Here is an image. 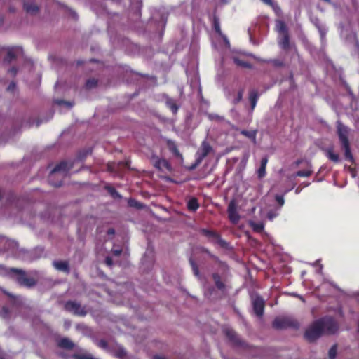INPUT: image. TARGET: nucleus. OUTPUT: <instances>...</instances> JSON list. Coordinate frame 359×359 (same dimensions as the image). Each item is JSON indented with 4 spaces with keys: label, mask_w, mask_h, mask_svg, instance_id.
<instances>
[{
    "label": "nucleus",
    "mask_w": 359,
    "mask_h": 359,
    "mask_svg": "<svg viewBox=\"0 0 359 359\" xmlns=\"http://www.w3.org/2000/svg\"><path fill=\"white\" fill-rule=\"evenodd\" d=\"M337 129L341 149L344 151L345 158L353 162V156L351 151L350 144L348 138L349 128L344 125L341 121H338L337 122Z\"/></svg>",
    "instance_id": "obj_1"
},
{
    "label": "nucleus",
    "mask_w": 359,
    "mask_h": 359,
    "mask_svg": "<svg viewBox=\"0 0 359 359\" xmlns=\"http://www.w3.org/2000/svg\"><path fill=\"white\" fill-rule=\"evenodd\" d=\"M11 278L16 281L20 286L32 287L36 284V281L31 277L27 276L26 272L22 269H13Z\"/></svg>",
    "instance_id": "obj_2"
},
{
    "label": "nucleus",
    "mask_w": 359,
    "mask_h": 359,
    "mask_svg": "<svg viewBox=\"0 0 359 359\" xmlns=\"http://www.w3.org/2000/svg\"><path fill=\"white\" fill-rule=\"evenodd\" d=\"M322 332L323 334L332 335L336 334L339 330L338 323L331 317H323L320 318Z\"/></svg>",
    "instance_id": "obj_3"
},
{
    "label": "nucleus",
    "mask_w": 359,
    "mask_h": 359,
    "mask_svg": "<svg viewBox=\"0 0 359 359\" xmlns=\"http://www.w3.org/2000/svg\"><path fill=\"white\" fill-rule=\"evenodd\" d=\"M321 328L320 320L314 321L305 332L306 339L310 342L315 341L323 334Z\"/></svg>",
    "instance_id": "obj_4"
},
{
    "label": "nucleus",
    "mask_w": 359,
    "mask_h": 359,
    "mask_svg": "<svg viewBox=\"0 0 359 359\" xmlns=\"http://www.w3.org/2000/svg\"><path fill=\"white\" fill-rule=\"evenodd\" d=\"M72 168V163L67 161H62L60 163L55 165V167L50 172L49 177V181L55 187H59L61 185V182L54 184L52 182V177H53L55 175L60 174L62 176H64L67 174V172Z\"/></svg>",
    "instance_id": "obj_5"
},
{
    "label": "nucleus",
    "mask_w": 359,
    "mask_h": 359,
    "mask_svg": "<svg viewBox=\"0 0 359 359\" xmlns=\"http://www.w3.org/2000/svg\"><path fill=\"white\" fill-rule=\"evenodd\" d=\"M273 326L278 330L285 329L287 327L298 328L299 323L297 320L291 318L283 317L276 318L273 323Z\"/></svg>",
    "instance_id": "obj_6"
},
{
    "label": "nucleus",
    "mask_w": 359,
    "mask_h": 359,
    "mask_svg": "<svg viewBox=\"0 0 359 359\" xmlns=\"http://www.w3.org/2000/svg\"><path fill=\"white\" fill-rule=\"evenodd\" d=\"M66 311L79 316H85L87 314V310L85 306H82L76 301H67L65 304Z\"/></svg>",
    "instance_id": "obj_7"
},
{
    "label": "nucleus",
    "mask_w": 359,
    "mask_h": 359,
    "mask_svg": "<svg viewBox=\"0 0 359 359\" xmlns=\"http://www.w3.org/2000/svg\"><path fill=\"white\" fill-rule=\"evenodd\" d=\"M339 28L341 29V36L344 39L346 43L355 48H358L359 42L357 39L356 34L351 31L344 29L341 25H339Z\"/></svg>",
    "instance_id": "obj_8"
},
{
    "label": "nucleus",
    "mask_w": 359,
    "mask_h": 359,
    "mask_svg": "<svg viewBox=\"0 0 359 359\" xmlns=\"http://www.w3.org/2000/svg\"><path fill=\"white\" fill-rule=\"evenodd\" d=\"M201 233L208 238L211 241L218 243L221 247L224 248H228L229 243L223 240L217 233L208 229H201Z\"/></svg>",
    "instance_id": "obj_9"
},
{
    "label": "nucleus",
    "mask_w": 359,
    "mask_h": 359,
    "mask_svg": "<svg viewBox=\"0 0 359 359\" xmlns=\"http://www.w3.org/2000/svg\"><path fill=\"white\" fill-rule=\"evenodd\" d=\"M212 151V147L210 144L206 141H203L196 154L197 163H201L202 161Z\"/></svg>",
    "instance_id": "obj_10"
},
{
    "label": "nucleus",
    "mask_w": 359,
    "mask_h": 359,
    "mask_svg": "<svg viewBox=\"0 0 359 359\" xmlns=\"http://www.w3.org/2000/svg\"><path fill=\"white\" fill-rule=\"evenodd\" d=\"M252 304L255 313L259 317L262 316L264 308V299L258 295L255 296L252 299Z\"/></svg>",
    "instance_id": "obj_11"
},
{
    "label": "nucleus",
    "mask_w": 359,
    "mask_h": 359,
    "mask_svg": "<svg viewBox=\"0 0 359 359\" xmlns=\"http://www.w3.org/2000/svg\"><path fill=\"white\" fill-rule=\"evenodd\" d=\"M154 165L160 171H171L172 167L169 162L165 158H160L158 156L152 158Z\"/></svg>",
    "instance_id": "obj_12"
},
{
    "label": "nucleus",
    "mask_w": 359,
    "mask_h": 359,
    "mask_svg": "<svg viewBox=\"0 0 359 359\" xmlns=\"http://www.w3.org/2000/svg\"><path fill=\"white\" fill-rule=\"evenodd\" d=\"M0 248L4 250H17L18 249V243L13 240H10L0 236Z\"/></svg>",
    "instance_id": "obj_13"
},
{
    "label": "nucleus",
    "mask_w": 359,
    "mask_h": 359,
    "mask_svg": "<svg viewBox=\"0 0 359 359\" xmlns=\"http://www.w3.org/2000/svg\"><path fill=\"white\" fill-rule=\"evenodd\" d=\"M311 22L316 26V27L318 29L321 41L323 42L325 40V36L327 32V27L321 23L320 20L318 19V17L312 15L310 18Z\"/></svg>",
    "instance_id": "obj_14"
},
{
    "label": "nucleus",
    "mask_w": 359,
    "mask_h": 359,
    "mask_svg": "<svg viewBox=\"0 0 359 359\" xmlns=\"http://www.w3.org/2000/svg\"><path fill=\"white\" fill-rule=\"evenodd\" d=\"M228 215L230 221L233 224H237L240 220V215L233 201H231L228 205Z\"/></svg>",
    "instance_id": "obj_15"
},
{
    "label": "nucleus",
    "mask_w": 359,
    "mask_h": 359,
    "mask_svg": "<svg viewBox=\"0 0 359 359\" xmlns=\"http://www.w3.org/2000/svg\"><path fill=\"white\" fill-rule=\"evenodd\" d=\"M278 46L283 50H287L290 48V36L289 32L279 34L278 38Z\"/></svg>",
    "instance_id": "obj_16"
},
{
    "label": "nucleus",
    "mask_w": 359,
    "mask_h": 359,
    "mask_svg": "<svg viewBox=\"0 0 359 359\" xmlns=\"http://www.w3.org/2000/svg\"><path fill=\"white\" fill-rule=\"evenodd\" d=\"M22 53V48L20 47L11 48L8 49L5 61L11 62L12 60L15 59L19 54Z\"/></svg>",
    "instance_id": "obj_17"
},
{
    "label": "nucleus",
    "mask_w": 359,
    "mask_h": 359,
    "mask_svg": "<svg viewBox=\"0 0 359 359\" xmlns=\"http://www.w3.org/2000/svg\"><path fill=\"white\" fill-rule=\"evenodd\" d=\"M53 265L57 271L66 273H69L70 271L69 263L67 261H54Z\"/></svg>",
    "instance_id": "obj_18"
},
{
    "label": "nucleus",
    "mask_w": 359,
    "mask_h": 359,
    "mask_svg": "<svg viewBox=\"0 0 359 359\" xmlns=\"http://www.w3.org/2000/svg\"><path fill=\"white\" fill-rule=\"evenodd\" d=\"M57 344L60 348L67 350H71L75 346V344L68 338L60 339Z\"/></svg>",
    "instance_id": "obj_19"
},
{
    "label": "nucleus",
    "mask_w": 359,
    "mask_h": 359,
    "mask_svg": "<svg viewBox=\"0 0 359 359\" xmlns=\"http://www.w3.org/2000/svg\"><path fill=\"white\" fill-rule=\"evenodd\" d=\"M216 287L222 291L225 289V284L222 281V277L217 273H213L212 275Z\"/></svg>",
    "instance_id": "obj_20"
},
{
    "label": "nucleus",
    "mask_w": 359,
    "mask_h": 359,
    "mask_svg": "<svg viewBox=\"0 0 359 359\" xmlns=\"http://www.w3.org/2000/svg\"><path fill=\"white\" fill-rule=\"evenodd\" d=\"M24 8L27 13L35 15L39 11V7L33 2H25Z\"/></svg>",
    "instance_id": "obj_21"
},
{
    "label": "nucleus",
    "mask_w": 359,
    "mask_h": 359,
    "mask_svg": "<svg viewBox=\"0 0 359 359\" xmlns=\"http://www.w3.org/2000/svg\"><path fill=\"white\" fill-rule=\"evenodd\" d=\"M259 98V93L257 90H252L249 93V101L251 105V111H252L257 104Z\"/></svg>",
    "instance_id": "obj_22"
},
{
    "label": "nucleus",
    "mask_w": 359,
    "mask_h": 359,
    "mask_svg": "<svg viewBox=\"0 0 359 359\" xmlns=\"http://www.w3.org/2000/svg\"><path fill=\"white\" fill-rule=\"evenodd\" d=\"M250 226L254 231L261 233L264 231V225L262 222H255L252 219L248 221Z\"/></svg>",
    "instance_id": "obj_23"
},
{
    "label": "nucleus",
    "mask_w": 359,
    "mask_h": 359,
    "mask_svg": "<svg viewBox=\"0 0 359 359\" xmlns=\"http://www.w3.org/2000/svg\"><path fill=\"white\" fill-rule=\"evenodd\" d=\"M326 156L334 163H339L340 161L339 156L337 154L334 152L332 148H327L325 150Z\"/></svg>",
    "instance_id": "obj_24"
},
{
    "label": "nucleus",
    "mask_w": 359,
    "mask_h": 359,
    "mask_svg": "<svg viewBox=\"0 0 359 359\" xmlns=\"http://www.w3.org/2000/svg\"><path fill=\"white\" fill-rule=\"evenodd\" d=\"M313 173L312 166L310 163H308V169L305 170H299L292 177H307L311 175Z\"/></svg>",
    "instance_id": "obj_25"
},
{
    "label": "nucleus",
    "mask_w": 359,
    "mask_h": 359,
    "mask_svg": "<svg viewBox=\"0 0 359 359\" xmlns=\"http://www.w3.org/2000/svg\"><path fill=\"white\" fill-rule=\"evenodd\" d=\"M166 106L170 109L173 114H176L179 109V106L176 104L175 100L170 97H167L165 100Z\"/></svg>",
    "instance_id": "obj_26"
},
{
    "label": "nucleus",
    "mask_w": 359,
    "mask_h": 359,
    "mask_svg": "<svg viewBox=\"0 0 359 359\" xmlns=\"http://www.w3.org/2000/svg\"><path fill=\"white\" fill-rule=\"evenodd\" d=\"M232 59L234 63L236 64L238 66L248 69L252 68V65L250 63L240 59V57L238 56H233Z\"/></svg>",
    "instance_id": "obj_27"
},
{
    "label": "nucleus",
    "mask_w": 359,
    "mask_h": 359,
    "mask_svg": "<svg viewBox=\"0 0 359 359\" xmlns=\"http://www.w3.org/2000/svg\"><path fill=\"white\" fill-rule=\"evenodd\" d=\"M276 29L279 34L288 33V29L285 23L282 20H278L276 23Z\"/></svg>",
    "instance_id": "obj_28"
},
{
    "label": "nucleus",
    "mask_w": 359,
    "mask_h": 359,
    "mask_svg": "<svg viewBox=\"0 0 359 359\" xmlns=\"http://www.w3.org/2000/svg\"><path fill=\"white\" fill-rule=\"evenodd\" d=\"M167 146L169 150L173 153L176 156H181V154L175 144V142L172 140H167Z\"/></svg>",
    "instance_id": "obj_29"
},
{
    "label": "nucleus",
    "mask_w": 359,
    "mask_h": 359,
    "mask_svg": "<svg viewBox=\"0 0 359 359\" xmlns=\"http://www.w3.org/2000/svg\"><path fill=\"white\" fill-rule=\"evenodd\" d=\"M14 268H7L4 265L0 264V276H8L11 278Z\"/></svg>",
    "instance_id": "obj_30"
},
{
    "label": "nucleus",
    "mask_w": 359,
    "mask_h": 359,
    "mask_svg": "<svg viewBox=\"0 0 359 359\" xmlns=\"http://www.w3.org/2000/svg\"><path fill=\"white\" fill-rule=\"evenodd\" d=\"M115 356L118 358L119 359H127V352L122 346H118L115 351Z\"/></svg>",
    "instance_id": "obj_31"
},
{
    "label": "nucleus",
    "mask_w": 359,
    "mask_h": 359,
    "mask_svg": "<svg viewBox=\"0 0 359 359\" xmlns=\"http://www.w3.org/2000/svg\"><path fill=\"white\" fill-rule=\"evenodd\" d=\"M189 263L192 268V271H193L194 276H196L198 279L201 280L202 277L200 274L198 266L191 257L189 259Z\"/></svg>",
    "instance_id": "obj_32"
},
{
    "label": "nucleus",
    "mask_w": 359,
    "mask_h": 359,
    "mask_svg": "<svg viewBox=\"0 0 359 359\" xmlns=\"http://www.w3.org/2000/svg\"><path fill=\"white\" fill-rule=\"evenodd\" d=\"M226 335L233 341L237 343L238 341L236 333L231 329L226 328L224 330Z\"/></svg>",
    "instance_id": "obj_33"
},
{
    "label": "nucleus",
    "mask_w": 359,
    "mask_h": 359,
    "mask_svg": "<svg viewBox=\"0 0 359 359\" xmlns=\"http://www.w3.org/2000/svg\"><path fill=\"white\" fill-rule=\"evenodd\" d=\"M213 27H214L215 31L219 36L223 34V33L222 32L221 28H220L219 19L216 15H214V17H213Z\"/></svg>",
    "instance_id": "obj_34"
},
{
    "label": "nucleus",
    "mask_w": 359,
    "mask_h": 359,
    "mask_svg": "<svg viewBox=\"0 0 359 359\" xmlns=\"http://www.w3.org/2000/svg\"><path fill=\"white\" fill-rule=\"evenodd\" d=\"M187 206L189 210L195 211L198 208L199 205L196 198H191L189 201Z\"/></svg>",
    "instance_id": "obj_35"
},
{
    "label": "nucleus",
    "mask_w": 359,
    "mask_h": 359,
    "mask_svg": "<svg viewBox=\"0 0 359 359\" xmlns=\"http://www.w3.org/2000/svg\"><path fill=\"white\" fill-rule=\"evenodd\" d=\"M204 294L208 299H211L213 294L215 292V290L212 286H204Z\"/></svg>",
    "instance_id": "obj_36"
},
{
    "label": "nucleus",
    "mask_w": 359,
    "mask_h": 359,
    "mask_svg": "<svg viewBox=\"0 0 359 359\" xmlns=\"http://www.w3.org/2000/svg\"><path fill=\"white\" fill-rule=\"evenodd\" d=\"M241 134L252 140L253 141H255L256 140V131H248L245 130H242L241 131Z\"/></svg>",
    "instance_id": "obj_37"
},
{
    "label": "nucleus",
    "mask_w": 359,
    "mask_h": 359,
    "mask_svg": "<svg viewBox=\"0 0 359 359\" xmlns=\"http://www.w3.org/2000/svg\"><path fill=\"white\" fill-rule=\"evenodd\" d=\"M106 189L108 191V192L111 194V196L114 198H121V196L119 194V193L112 187H107Z\"/></svg>",
    "instance_id": "obj_38"
},
{
    "label": "nucleus",
    "mask_w": 359,
    "mask_h": 359,
    "mask_svg": "<svg viewBox=\"0 0 359 359\" xmlns=\"http://www.w3.org/2000/svg\"><path fill=\"white\" fill-rule=\"evenodd\" d=\"M243 89H241L238 92V94L236 95V97H235L232 100H231V102L233 104H237L238 103H239L242 99H243Z\"/></svg>",
    "instance_id": "obj_39"
},
{
    "label": "nucleus",
    "mask_w": 359,
    "mask_h": 359,
    "mask_svg": "<svg viewBox=\"0 0 359 359\" xmlns=\"http://www.w3.org/2000/svg\"><path fill=\"white\" fill-rule=\"evenodd\" d=\"M337 346L336 344L333 345L329 350L328 355L330 359H335L337 356Z\"/></svg>",
    "instance_id": "obj_40"
},
{
    "label": "nucleus",
    "mask_w": 359,
    "mask_h": 359,
    "mask_svg": "<svg viewBox=\"0 0 359 359\" xmlns=\"http://www.w3.org/2000/svg\"><path fill=\"white\" fill-rule=\"evenodd\" d=\"M128 203L130 207H134L137 209H140L142 207V205L140 202L133 198H130Z\"/></svg>",
    "instance_id": "obj_41"
},
{
    "label": "nucleus",
    "mask_w": 359,
    "mask_h": 359,
    "mask_svg": "<svg viewBox=\"0 0 359 359\" xmlns=\"http://www.w3.org/2000/svg\"><path fill=\"white\" fill-rule=\"evenodd\" d=\"M76 329L77 331L81 332L83 334L87 333L88 330V327L83 323L76 325Z\"/></svg>",
    "instance_id": "obj_42"
},
{
    "label": "nucleus",
    "mask_w": 359,
    "mask_h": 359,
    "mask_svg": "<svg viewBox=\"0 0 359 359\" xmlns=\"http://www.w3.org/2000/svg\"><path fill=\"white\" fill-rule=\"evenodd\" d=\"M97 86V80L92 79H89L86 83V86L87 88H95Z\"/></svg>",
    "instance_id": "obj_43"
},
{
    "label": "nucleus",
    "mask_w": 359,
    "mask_h": 359,
    "mask_svg": "<svg viewBox=\"0 0 359 359\" xmlns=\"http://www.w3.org/2000/svg\"><path fill=\"white\" fill-rule=\"evenodd\" d=\"M266 175V167L260 165L257 170V176L259 179L264 177Z\"/></svg>",
    "instance_id": "obj_44"
},
{
    "label": "nucleus",
    "mask_w": 359,
    "mask_h": 359,
    "mask_svg": "<svg viewBox=\"0 0 359 359\" xmlns=\"http://www.w3.org/2000/svg\"><path fill=\"white\" fill-rule=\"evenodd\" d=\"M208 118L210 120H217V121H222L224 119L223 117L216 114H208Z\"/></svg>",
    "instance_id": "obj_45"
},
{
    "label": "nucleus",
    "mask_w": 359,
    "mask_h": 359,
    "mask_svg": "<svg viewBox=\"0 0 359 359\" xmlns=\"http://www.w3.org/2000/svg\"><path fill=\"white\" fill-rule=\"evenodd\" d=\"M97 346L102 349L107 350L108 348V344L106 341L100 340L97 342Z\"/></svg>",
    "instance_id": "obj_46"
},
{
    "label": "nucleus",
    "mask_w": 359,
    "mask_h": 359,
    "mask_svg": "<svg viewBox=\"0 0 359 359\" xmlns=\"http://www.w3.org/2000/svg\"><path fill=\"white\" fill-rule=\"evenodd\" d=\"M276 200L277 203L280 205V207H282L285 203V200L283 196L276 195Z\"/></svg>",
    "instance_id": "obj_47"
},
{
    "label": "nucleus",
    "mask_w": 359,
    "mask_h": 359,
    "mask_svg": "<svg viewBox=\"0 0 359 359\" xmlns=\"http://www.w3.org/2000/svg\"><path fill=\"white\" fill-rule=\"evenodd\" d=\"M57 103L59 105L64 104L65 106H66L68 108H72V106H73V103H72L70 102H65V101H63V100H58V101H57Z\"/></svg>",
    "instance_id": "obj_48"
},
{
    "label": "nucleus",
    "mask_w": 359,
    "mask_h": 359,
    "mask_svg": "<svg viewBox=\"0 0 359 359\" xmlns=\"http://www.w3.org/2000/svg\"><path fill=\"white\" fill-rule=\"evenodd\" d=\"M8 313H9V310L8 308L6 307H4L2 309V311H1V316L4 318H8L9 317L8 316Z\"/></svg>",
    "instance_id": "obj_49"
},
{
    "label": "nucleus",
    "mask_w": 359,
    "mask_h": 359,
    "mask_svg": "<svg viewBox=\"0 0 359 359\" xmlns=\"http://www.w3.org/2000/svg\"><path fill=\"white\" fill-rule=\"evenodd\" d=\"M264 4H267V5H269L271 6H272L274 9L276 8H279L278 7L277 4L273 3L272 0H262Z\"/></svg>",
    "instance_id": "obj_50"
},
{
    "label": "nucleus",
    "mask_w": 359,
    "mask_h": 359,
    "mask_svg": "<svg viewBox=\"0 0 359 359\" xmlns=\"http://www.w3.org/2000/svg\"><path fill=\"white\" fill-rule=\"evenodd\" d=\"M278 215V212H273V211H270L267 214V217H268L269 219L271 221L273 220V218L276 217Z\"/></svg>",
    "instance_id": "obj_51"
},
{
    "label": "nucleus",
    "mask_w": 359,
    "mask_h": 359,
    "mask_svg": "<svg viewBox=\"0 0 359 359\" xmlns=\"http://www.w3.org/2000/svg\"><path fill=\"white\" fill-rule=\"evenodd\" d=\"M220 36H221V37L222 38V39L224 40V43H225V45H226V46L227 48H230V42H229V39H227L226 36V35H224V34H222V35H221Z\"/></svg>",
    "instance_id": "obj_52"
},
{
    "label": "nucleus",
    "mask_w": 359,
    "mask_h": 359,
    "mask_svg": "<svg viewBox=\"0 0 359 359\" xmlns=\"http://www.w3.org/2000/svg\"><path fill=\"white\" fill-rule=\"evenodd\" d=\"M267 163H268V157L267 156H264L261 160L260 165L266 167Z\"/></svg>",
    "instance_id": "obj_53"
},
{
    "label": "nucleus",
    "mask_w": 359,
    "mask_h": 359,
    "mask_svg": "<svg viewBox=\"0 0 359 359\" xmlns=\"http://www.w3.org/2000/svg\"><path fill=\"white\" fill-rule=\"evenodd\" d=\"M105 263L108 265V266H112L113 264V262H112V259L109 257H106L105 259Z\"/></svg>",
    "instance_id": "obj_54"
},
{
    "label": "nucleus",
    "mask_w": 359,
    "mask_h": 359,
    "mask_svg": "<svg viewBox=\"0 0 359 359\" xmlns=\"http://www.w3.org/2000/svg\"><path fill=\"white\" fill-rule=\"evenodd\" d=\"M9 73L11 74L13 76H15L18 72V69L15 67H12L9 69Z\"/></svg>",
    "instance_id": "obj_55"
},
{
    "label": "nucleus",
    "mask_w": 359,
    "mask_h": 359,
    "mask_svg": "<svg viewBox=\"0 0 359 359\" xmlns=\"http://www.w3.org/2000/svg\"><path fill=\"white\" fill-rule=\"evenodd\" d=\"M122 250L121 249L113 250L112 252L114 255L118 256L121 253Z\"/></svg>",
    "instance_id": "obj_56"
},
{
    "label": "nucleus",
    "mask_w": 359,
    "mask_h": 359,
    "mask_svg": "<svg viewBox=\"0 0 359 359\" xmlns=\"http://www.w3.org/2000/svg\"><path fill=\"white\" fill-rule=\"evenodd\" d=\"M15 83H11L8 86V90H13V89L15 88Z\"/></svg>",
    "instance_id": "obj_57"
},
{
    "label": "nucleus",
    "mask_w": 359,
    "mask_h": 359,
    "mask_svg": "<svg viewBox=\"0 0 359 359\" xmlns=\"http://www.w3.org/2000/svg\"><path fill=\"white\" fill-rule=\"evenodd\" d=\"M200 163H197V158H196V161H195V163L194 165H192L190 168L191 170H193L194 168H196V167L197 165H198Z\"/></svg>",
    "instance_id": "obj_58"
},
{
    "label": "nucleus",
    "mask_w": 359,
    "mask_h": 359,
    "mask_svg": "<svg viewBox=\"0 0 359 359\" xmlns=\"http://www.w3.org/2000/svg\"><path fill=\"white\" fill-rule=\"evenodd\" d=\"M70 13L72 15V17H74V18L77 19L78 16H77V14L76 13L75 11L71 10L70 11Z\"/></svg>",
    "instance_id": "obj_59"
},
{
    "label": "nucleus",
    "mask_w": 359,
    "mask_h": 359,
    "mask_svg": "<svg viewBox=\"0 0 359 359\" xmlns=\"http://www.w3.org/2000/svg\"><path fill=\"white\" fill-rule=\"evenodd\" d=\"M114 233H115V231H114V229H109L107 231V233L109 234V235L114 234Z\"/></svg>",
    "instance_id": "obj_60"
},
{
    "label": "nucleus",
    "mask_w": 359,
    "mask_h": 359,
    "mask_svg": "<svg viewBox=\"0 0 359 359\" xmlns=\"http://www.w3.org/2000/svg\"><path fill=\"white\" fill-rule=\"evenodd\" d=\"M132 4H135L138 5V6H140L141 4V1L140 0H133L132 1Z\"/></svg>",
    "instance_id": "obj_61"
},
{
    "label": "nucleus",
    "mask_w": 359,
    "mask_h": 359,
    "mask_svg": "<svg viewBox=\"0 0 359 359\" xmlns=\"http://www.w3.org/2000/svg\"><path fill=\"white\" fill-rule=\"evenodd\" d=\"M322 271H323V265L322 264H320L319 265V269H318L317 272L318 273H322Z\"/></svg>",
    "instance_id": "obj_62"
},
{
    "label": "nucleus",
    "mask_w": 359,
    "mask_h": 359,
    "mask_svg": "<svg viewBox=\"0 0 359 359\" xmlns=\"http://www.w3.org/2000/svg\"><path fill=\"white\" fill-rule=\"evenodd\" d=\"M211 257L215 259H217V257H216L215 256H214L213 255H212L208 250H206L205 251Z\"/></svg>",
    "instance_id": "obj_63"
},
{
    "label": "nucleus",
    "mask_w": 359,
    "mask_h": 359,
    "mask_svg": "<svg viewBox=\"0 0 359 359\" xmlns=\"http://www.w3.org/2000/svg\"><path fill=\"white\" fill-rule=\"evenodd\" d=\"M154 359H165V358L160 355H155L154 357Z\"/></svg>",
    "instance_id": "obj_64"
}]
</instances>
